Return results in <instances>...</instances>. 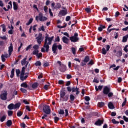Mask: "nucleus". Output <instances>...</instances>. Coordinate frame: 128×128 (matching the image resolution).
I'll use <instances>...</instances> for the list:
<instances>
[{
  "label": "nucleus",
  "instance_id": "2eb2a0df",
  "mask_svg": "<svg viewBox=\"0 0 128 128\" xmlns=\"http://www.w3.org/2000/svg\"><path fill=\"white\" fill-rule=\"evenodd\" d=\"M80 90V88H78V87H76V88L74 87H72V92H76V94H79L80 90Z\"/></svg>",
  "mask_w": 128,
  "mask_h": 128
},
{
  "label": "nucleus",
  "instance_id": "4be33fe9",
  "mask_svg": "<svg viewBox=\"0 0 128 128\" xmlns=\"http://www.w3.org/2000/svg\"><path fill=\"white\" fill-rule=\"evenodd\" d=\"M6 119V115H4L2 117L0 116V122H4V120Z\"/></svg>",
  "mask_w": 128,
  "mask_h": 128
},
{
  "label": "nucleus",
  "instance_id": "5701e85b",
  "mask_svg": "<svg viewBox=\"0 0 128 128\" xmlns=\"http://www.w3.org/2000/svg\"><path fill=\"white\" fill-rule=\"evenodd\" d=\"M13 8L14 10H16L18 8V4L14 2H13Z\"/></svg>",
  "mask_w": 128,
  "mask_h": 128
},
{
  "label": "nucleus",
  "instance_id": "e2e57ef3",
  "mask_svg": "<svg viewBox=\"0 0 128 128\" xmlns=\"http://www.w3.org/2000/svg\"><path fill=\"white\" fill-rule=\"evenodd\" d=\"M128 44H126L125 47L124 48V52H128Z\"/></svg>",
  "mask_w": 128,
  "mask_h": 128
},
{
  "label": "nucleus",
  "instance_id": "f03ea898",
  "mask_svg": "<svg viewBox=\"0 0 128 128\" xmlns=\"http://www.w3.org/2000/svg\"><path fill=\"white\" fill-rule=\"evenodd\" d=\"M57 44H58L56 42H55L53 44L52 46V52H53V54H58V52H56V50H58H58H62V44H58V46Z\"/></svg>",
  "mask_w": 128,
  "mask_h": 128
},
{
  "label": "nucleus",
  "instance_id": "473e14b6",
  "mask_svg": "<svg viewBox=\"0 0 128 128\" xmlns=\"http://www.w3.org/2000/svg\"><path fill=\"white\" fill-rule=\"evenodd\" d=\"M70 98L71 102H74V98H76V97L72 94H71L70 96Z\"/></svg>",
  "mask_w": 128,
  "mask_h": 128
},
{
  "label": "nucleus",
  "instance_id": "6e6552de",
  "mask_svg": "<svg viewBox=\"0 0 128 128\" xmlns=\"http://www.w3.org/2000/svg\"><path fill=\"white\" fill-rule=\"evenodd\" d=\"M0 98L2 100H8V92H6V90H4L0 95Z\"/></svg>",
  "mask_w": 128,
  "mask_h": 128
},
{
  "label": "nucleus",
  "instance_id": "9d476101",
  "mask_svg": "<svg viewBox=\"0 0 128 128\" xmlns=\"http://www.w3.org/2000/svg\"><path fill=\"white\" fill-rule=\"evenodd\" d=\"M12 52H14V46H12V43L10 42L8 50L9 56H12Z\"/></svg>",
  "mask_w": 128,
  "mask_h": 128
},
{
  "label": "nucleus",
  "instance_id": "09e8293b",
  "mask_svg": "<svg viewBox=\"0 0 128 128\" xmlns=\"http://www.w3.org/2000/svg\"><path fill=\"white\" fill-rule=\"evenodd\" d=\"M58 114H64V111L63 110L60 109L58 110Z\"/></svg>",
  "mask_w": 128,
  "mask_h": 128
},
{
  "label": "nucleus",
  "instance_id": "c03bdc74",
  "mask_svg": "<svg viewBox=\"0 0 128 128\" xmlns=\"http://www.w3.org/2000/svg\"><path fill=\"white\" fill-rule=\"evenodd\" d=\"M20 90L22 92H23V94H26L28 92V90L24 88H21Z\"/></svg>",
  "mask_w": 128,
  "mask_h": 128
},
{
  "label": "nucleus",
  "instance_id": "ddd939ff",
  "mask_svg": "<svg viewBox=\"0 0 128 128\" xmlns=\"http://www.w3.org/2000/svg\"><path fill=\"white\" fill-rule=\"evenodd\" d=\"M66 14H68V10H60L58 13V15L62 16H64Z\"/></svg>",
  "mask_w": 128,
  "mask_h": 128
},
{
  "label": "nucleus",
  "instance_id": "774afa93",
  "mask_svg": "<svg viewBox=\"0 0 128 128\" xmlns=\"http://www.w3.org/2000/svg\"><path fill=\"white\" fill-rule=\"evenodd\" d=\"M48 6H44V12H46V13L48 12Z\"/></svg>",
  "mask_w": 128,
  "mask_h": 128
},
{
  "label": "nucleus",
  "instance_id": "c9c22d12",
  "mask_svg": "<svg viewBox=\"0 0 128 128\" xmlns=\"http://www.w3.org/2000/svg\"><path fill=\"white\" fill-rule=\"evenodd\" d=\"M71 50H72V54H76V48L74 47H72Z\"/></svg>",
  "mask_w": 128,
  "mask_h": 128
},
{
  "label": "nucleus",
  "instance_id": "c756f323",
  "mask_svg": "<svg viewBox=\"0 0 128 128\" xmlns=\"http://www.w3.org/2000/svg\"><path fill=\"white\" fill-rule=\"evenodd\" d=\"M34 65L36 66H42V62H40V61L38 60L34 63Z\"/></svg>",
  "mask_w": 128,
  "mask_h": 128
},
{
  "label": "nucleus",
  "instance_id": "72a5a7b5",
  "mask_svg": "<svg viewBox=\"0 0 128 128\" xmlns=\"http://www.w3.org/2000/svg\"><path fill=\"white\" fill-rule=\"evenodd\" d=\"M98 106H99V108H102V106H104V102H98Z\"/></svg>",
  "mask_w": 128,
  "mask_h": 128
},
{
  "label": "nucleus",
  "instance_id": "e433bc0d",
  "mask_svg": "<svg viewBox=\"0 0 128 128\" xmlns=\"http://www.w3.org/2000/svg\"><path fill=\"white\" fill-rule=\"evenodd\" d=\"M34 20V19L32 18H30L28 22L26 24V26H30V24H32V21Z\"/></svg>",
  "mask_w": 128,
  "mask_h": 128
},
{
  "label": "nucleus",
  "instance_id": "bb28decb",
  "mask_svg": "<svg viewBox=\"0 0 128 128\" xmlns=\"http://www.w3.org/2000/svg\"><path fill=\"white\" fill-rule=\"evenodd\" d=\"M20 86H22V88H28V86L26 82L22 83L20 84Z\"/></svg>",
  "mask_w": 128,
  "mask_h": 128
},
{
  "label": "nucleus",
  "instance_id": "cd10ccee",
  "mask_svg": "<svg viewBox=\"0 0 128 128\" xmlns=\"http://www.w3.org/2000/svg\"><path fill=\"white\" fill-rule=\"evenodd\" d=\"M116 56L118 58H120V56H122V52L120 50L116 52Z\"/></svg>",
  "mask_w": 128,
  "mask_h": 128
},
{
  "label": "nucleus",
  "instance_id": "393cba45",
  "mask_svg": "<svg viewBox=\"0 0 128 128\" xmlns=\"http://www.w3.org/2000/svg\"><path fill=\"white\" fill-rule=\"evenodd\" d=\"M38 86V83L34 82L32 85V88H36Z\"/></svg>",
  "mask_w": 128,
  "mask_h": 128
},
{
  "label": "nucleus",
  "instance_id": "0e129e2a",
  "mask_svg": "<svg viewBox=\"0 0 128 128\" xmlns=\"http://www.w3.org/2000/svg\"><path fill=\"white\" fill-rule=\"evenodd\" d=\"M122 118L124 122H128V118L126 116H124Z\"/></svg>",
  "mask_w": 128,
  "mask_h": 128
},
{
  "label": "nucleus",
  "instance_id": "a878e982",
  "mask_svg": "<svg viewBox=\"0 0 128 128\" xmlns=\"http://www.w3.org/2000/svg\"><path fill=\"white\" fill-rule=\"evenodd\" d=\"M26 64V58H24L22 61H21V64L22 66H24Z\"/></svg>",
  "mask_w": 128,
  "mask_h": 128
},
{
  "label": "nucleus",
  "instance_id": "9b49d317",
  "mask_svg": "<svg viewBox=\"0 0 128 128\" xmlns=\"http://www.w3.org/2000/svg\"><path fill=\"white\" fill-rule=\"evenodd\" d=\"M102 124H104V120L98 119V120L95 122L94 124L95 126H100Z\"/></svg>",
  "mask_w": 128,
  "mask_h": 128
},
{
  "label": "nucleus",
  "instance_id": "8fccbe9b",
  "mask_svg": "<svg viewBox=\"0 0 128 128\" xmlns=\"http://www.w3.org/2000/svg\"><path fill=\"white\" fill-rule=\"evenodd\" d=\"M12 114H14V111H12V110H8V116H12Z\"/></svg>",
  "mask_w": 128,
  "mask_h": 128
},
{
  "label": "nucleus",
  "instance_id": "3c124183",
  "mask_svg": "<svg viewBox=\"0 0 128 128\" xmlns=\"http://www.w3.org/2000/svg\"><path fill=\"white\" fill-rule=\"evenodd\" d=\"M38 50H34L32 52V54L34 55V56H36V54H38Z\"/></svg>",
  "mask_w": 128,
  "mask_h": 128
},
{
  "label": "nucleus",
  "instance_id": "79ce46f5",
  "mask_svg": "<svg viewBox=\"0 0 128 128\" xmlns=\"http://www.w3.org/2000/svg\"><path fill=\"white\" fill-rule=\"evenodd\" d=\"M16 76H20V70L19 69H16Z\"/></svg>",
  "mask_w": 128,
  "mask_h": 128
},
{
  "label": "nucleus",
  "instance_id": "603ef678",
  "mask_svg": "<svg viewBox=\"0 0 128 128\" xmlns=\"http://www.w3.org/2000/svg\"><path fill=\"white\" fill-rule=\"evenodd\" d=\"M22 116V112L21 111H18L17 112V116L20 117Z\"/></svg>",
  "mask_w": 128,
  "mask_h": 128
},
{
  "label": "nucleus",
  "instance_id": "5fc2aeb1",
  "mask_svg": "<svg viewBox=\"0 0 128 128\" xmlns=\"http://www.w3.org/2000/svg\"><path fill=\"white\" fill-rule=\"evenodd\" d=\"M85 10L87 14H90V12H92L90 8H85Z\"/></svg>",
  "mask_w": 128,
  "mask_h": 128
},
{
  "label": "nucleus",
  "instance_id": "1a4fd4ad",
  "mask_svg": "<svg viewBox=\"0 0 128 128\" xmlns=\"http://www.w3.org/2000/svg\"><path fill=\"white\" fill-rule=\"evenodd\" d=\"M42 34L40 33L38 36L36 38V40H37V42L39 44H42Z\"/></svg>",
  "mask_w": 128,
  "mask_h": 128
},
{
  "label": "nucleus",
  "instance_id": "f257e3e1",
  "mask_svg": "<svg viewBox=\"0 0 128 128\" xmlns=\"http://www.w3.org/2000/svg\"><path fill=\"white\" fill-rule=\"evenodd\" d=\"M54 38V36H52V37H48V36H46L45 37L44 45L43 46L46 49V52H48V50H50V45L52 44Z\"/></svg>",
  "mask_w": 128,
  "mask_h": 128
},
{
  "label": "nucleus",
  "instance_id": "052dcab7",
  "mask_svg": "<svg viewBox=\"0 0 128 128\" xmlns=\"http://www.w3.org/2000/svg\"><path fill=\"white\" fill-rule=\"evenodd\" d=\"M49 14L50 16H54V14L52 12V9L50 8H49Z\"/></svg>",
  "mask_w": 128,
  "mask_h": 128
},
{
  "label": "nucleus",
  "instance_id": "7c9ffc66",
  "mask_svg": "<svg viewBox=\"0 0 128 128\" xmlns=\"http://www.w3.org/2000/svg\"><path fill=\"white\" fill-rule=\"evenodd\" d=\"M95 90L96 92H98V90H102V86H99L98 88V86H95Z\"/></svg>",
  "mask_w": 128,
  "mask_h": 128
},
{
  "label": "nucleus",
  "instance_id": "2f4dec72",
  "mask_svg": "<svg viewBox=\"0 0 128 128\" xmlns=\"http://www.w3.org/2000/svg\"><path fill=\"white\" fill-rule=\"evenodd\" d=\"M20 104H20V102H18V103L14 104V108L16 109V108H20Z\"/></svg>",
  "mask_w": 128,
  "mask_h": 128
},
{
  "label": "nucleus",
  "instance_id": "de8ad7c7",
  "mask_svg": "<svg viewBox=\"0 0 128 128\" xmlns=\"http://www.w3.org/2000/svg\"><path fill=\"white\" fill-rule=\"evenodd\" d=\"M54 120L55 124H56L58 122V120H60V118L58 116H55L54 118Z\"/></svg>",
  "mask_w": 128,
  "mask_h": 128
},
{
  "label": "nucleus",
  "instance_id": "680f3d73",
  "mask_svg": "<svg viewBox=\"0 0 128 128\" xmlns=\"http://www.w3.org/2000/svg\"><path fill=\"white\" fill-rule=\"evenodd\" d=\"M4 55L2 54L1 56L2 60L3 62H6V58H4Z\"/></svg>",
  "mask_w": 128,
  "mask_h": 128
},
{
  "label": "nucleus",
  "instance_id": "f3484780",
  "mask_svg": "<svg viewBox=\"0 0 128 128\" xmlns=\"http://www.w3.org/2000/svg\"><path fill=\"white\" fill-rule=\"evenodd\" d=\"M108 108H110V110H114V104L112 102H109L108 104Z\"/></svg>",
  "mask_w": 128,
  "mask_h": 128
},
{
  "label": "nucleus",
  "instance_id": "864d4df0",
  "mask_svg": "<svg viewBox=\"0 0 128 128\" xmlns=\"http://www.w3.org/2000/svg\"><path fill=\"white\" fill-rule=\"evenodd\" d=\"M108 51H106V50L105 48H102V54H106V52Z\"/></svg>",
  "mask_w": 128,
  "mask_h": 128
},
{
  "label": "nucleus",
  "instance_id": "0eeeda50",
  "mask_svg": "<svg viewBox=\"0 0 128 128\" xmlns=\"http://www.w3.org/2000/svg\"><path fill=\"white\" fill-rule=\"evenodd\" d=\"M43 112L46 114H50V106L44 104L43 106Z\"/></svg>",
  "mask_w": 128,
  "mask_h": 128
},
{
  "label": "nucleus",
  "instance_id": "b1692460",
  "mask_svg": "<svg viewBox=\"0 0 128 128\" xmlns=\"http://www.w3.org/2000/svg\"><path fill=\"white\" fill-rule=\"evenodd\" d=\"M14 68L12 70L10 78H14Z\"/></svg>",
  "mask_w": 128,
  "mask_h": 128
},
{
  "label": "nucleus",
  "instance_id": "338daca9",
  "mask_svg": "<svg viewBox=\"0 0 128 128\" xmlns=\"http://www.w3.org/2000/svg\"><path fill=\"white\" fill-rule=\"evenodd\" d=\"M20 126L21 128H26V124L23 122L20 124Z\"/></svg>",
  "mask_w": 128,
  "mask_h": 128
},
{
  "label": "nucleus",
  "instance_id": "ea45409f",
  "mask_svg": "<svg viewBox=\"0 0 128 128\" xmlns=\"http://www.w3.org/2000/svg\"><path fill=\"white\" fill-rule=\"evenodd\" d=\"M36 56L38 58H42V53H38L36 55Z\"/></svg>",
  "mask_w": 128,
  "mask_h": 128
},
{
  "label": "nucleus",
  "instance_id": "aec40b11",
  "mask_svg": "<svg viewBox=\"0 0 128 128\" xmlns=\"http://www.w3.org/2000/svg\"><path fill=\"white\" fill-rule=\"evenodd\" d=\"M106 28V26H103L102 24H100V26L98 28V32H102V30Z\"/></svg>",
  "mask_w": 128,
  "mask_h": 128
},
{
  "label": "nucleus",
  "instance_id": "4468645a",
  "mask_svg": "<svg viewBox=\"0 0 128 128\" xmlns=\"http://www.w3.org/2000/svg\"><path fill=\"white\" fill-rule=\"evenodd\" d=\"M62 40L64 44H68L70 42V40L68 38H66V36H64L62 38Z\"/></svg>",
  "mask_w": 128,
  "mask_h": 128
},
{
  "label": "nucleus",
  "instance_id": "20e7f679",
  "mask_svg": "<svg viewBox=\"0 0 128 128\" xmlns=\"http://www.w3.org/2000/svg\"><path fill=\"white\" fill-rule=\"evenodd\" d=\"M24 72H26V67L23 66L22 68V71L20 74V80L22 82H24V80H26L28 78V75H26L24 76Z\"/></svg>",
  "mask_w": 128,
  "mask_h": 128
},
{
  "label": "nucleus",
  "instance_id": "4c0bfd02",
  "mask_svg": "<svg viewBox=\"0 0 128 128\" xmlns=\"http://www.w3.org/2000/svg\"><path fill=\"white\" fill-rule=\"evenodd\" d=\"M50 66V63L48 62H44L43 66L46 68Z\"/></svg>",
  "mask_w": 128,
  "mask_h": 128
},
{
  "label": "nucleus",
  "instance_id": "4d7b16f0",
  "mask_svg": "<svg viewBox=\"0 0 128 128\" xmlns=\"http://www.w3.org/2000/svg\"><path fill=\"white\" fill-rule=\"evenodd\" d=\"M94 60H91L90 62H89L88 64V66H90H90H92V64H94Z\"/></svg>",
  "mask_w": 128,
  "mask_h": 128
},
{
  "label": "nucleus",
  "instance_id": "412c9836",
  "mask_svg": "<svg viewBox=\"0 0 128 128\" xmlns=\"http://www.w3.org/2000/svg\"><path fill=\"white\" fill-rule=\"evenodd\" d=\"M8 110H14V104H10L8 106Z\"/></svg>",
  "mask_w": 128,
  "mask_h": 128
},
{
  "label": "nucleus",
  "instance_id": "39448f33",
  "mask_svg": "<svg viewBox=\"0 0 128 128\" xmlns=\"http://www.w3.org/2000/svg\"><path fill=\"white\" fill-rule=\"evenodd\" d=\"M70 40H71L72 42H77L80 40V38H78V34L74 33L73 36L70 37Z\"/></svg>",
  "mask_w": 128,
  "mask_h": 128
},
{
  "label": "nucleus",
  "instance_id": "bf43d9fd",
  "mask_svg": "<svg viewBox=\"0 0 128 128\" xmlns=\"http://www.w3.org/2000/svg\"><path fill=\"white\" fill-rule=\"evenodd\" d=\"M42 30V32H44V26H42L41 28H38V32H40Z\"/></svg>",
  "mask_w": 128,
  "mask_h": 128
},
{
  "label": "nucleus",
  "instance_id": "69168bd1",
  "mask_svg": "<svg viewBox=\"0 0 128 128\" xmlns=\"http://www.w3.org/2000/svg\"><path fill=\"white\" fill-rule=\"evenodd\" d=\"M34 50H38V45L36 44L33 46Z\"/></svg>",
  "mask_w": 128,
  "mask_h": 128
},
{
  "label": "nucleus",
  "instance_id": "a19ab883",
  "mask_svg": "<svg viewBox=\"0 0 128 128\" xmlns=\"http://www.w3.org/2000/svg\"><path fill=\"white\" fill-rule=\"evenodd\" d=\"M1 26H2V32H6V25L2 24V25H1Z\"/></svg>",
  "mask_w": 128,
  "mask_h": 128
},
{
  "label": "nucleus",
  "instance_id": "dca6fc26",
  "mask_svg": "<svg viewBox=\"0 0 128 128\" xmlns=\"http://www.w3.org/2000/svg\"><path fill=\"white\" fill-rule=\"evenodd\" d=\"M60 70L62 72H66V66L65 65H64V64L61 66V68H60Z\"/></svg>",
  "mask_w": 128,
  "mask_h": 128
},
{
  "label": "nucleus",
  "instance_id": "13d9d810",
  "mask_svg": "<svg viewBox=\"0 0 128 128\" xmlns=\"http://www.w3.org/2000/svg\"><path fill=\"white\" fill-rule=\"evenodd\" d=\"M0 38H1V40H8V38H6V36H0Z\"/></svg>",
  "mask_w": 128,
  "mask_h": 128
},
{
  "label": "nucleus",
  "instance_id": "f704fd0d",
  "mask_svg": "<svg viewBox=\"0 0 128 128\" xmlns=\"http://www.w3.org/2000/svg\"><path fill=\"white\" fill-rule=\"evenodd\" d=\"M64 24H65L64 26H60L58 25L57 26V28H66V26H68V24H66V22H64Z\"/></svg>",
  "mask_w": 128,
  "mask_h": 128
},
{
  "label": "nucleus",
  "instance_id": "a211bd4d",
  "mask_svg": "<svg viewBox=\"0 0 128 128\" xmlns=\"http://www.w3.org/2000/svg\"><path fill=\"white\" fill-rule=\"evenodd\" d=\"M42 13H39L38 16H36V20H38V18H39V20H42V18H43Z\"/></svg>",
  "mask_w": 128,
  "mask_h": 128
},
{
  "label": "nucleus",
  "instance_id": "6ab92c4d",
  "mask_svg": "<svg viewBox=\"0 0 128 128\" xmlns=\"http://www.w3.org/2000/svg\"><path fill=\"white\" fill-rule=\"evenodd\" d=\"M83 62L86 64L88 62H90V56H85L84 60H82Z\"/></svg>",
  "mask_w": 128,
  "mask_h": 128
},
{
  "label": "nucleus",
  "instance_id": "f8f14e48",
  "mask_svg": "<svg viewBox=\"0 0 128 128\" xmlns=\"http://www.w3.org/2000/svg\"><path fill=\"white\" fill-rule=\"evenodd\" d=\"M110 92V88L108 86L104 87L103 89V93L104 94H108Z\"/></svg>",
  "mask_w": 128,
  "mask_h": 128
},
{
  "label": "nucleus",
  "instance_id": "7ed1b4c3",
  "mask_svg": "<svg viewBox=\"0 0 128 128\" xmlns=\"http://www.w3.org/2000/svg\"><path fill=\"white\" fill-rule=\"evenodd\" d=\"M66 94V92L62 90L60 92V98L62 102H68V96Z\"/></svg>",
  "mask_w": 128,
  "mask_h": 128
},
{
  "label": "nucleus",
  "instance_id": "37998d69",
  "mask_svg": "<svg viewBox=\"0 0 128 128\" xmlns=\"http://www.w3.org/2000/svg\"><path fill=\"white\" fill-rule=\"evenodd\" d=\"M126 98H124V101L123 102L122 104V108H124V106H126Z\"/></svg>",
  "mask_w": 128,
  "mask_h": 128
},
{
  "label": "nucleus",
  "instance_id": "a18cd8bd",
  "mask_svg": "<svg viewBox=\"0 0 128 128\" xmlns=\"http://www.w3.org/2000/svg\"><path fill=\"white\" fill-rule=\"evenodd\" d=\"M112 122L114 124H120V122L116 120V119H112Z\"/></svg>",
  "mask_w": 128,
  "mask_h": 128
},
{
  "label": "nucleus",
  "instance_id": "6e6d98bb",
  "mask_svg": "<svg viewBox=\"0 0 128 128\" xmlns=\"http://www.w3.org/2000/svg\"><path fill=\"white\" fill-rule=\"evenodd\" d=\"M84 100L86 102H90V98L88 96H86L84 97Z\"/></svg>",
  "mask_w": 128,
  "mask_h": 128
},
{
  "label": "nucleus",
  "instance_id": "49530a36",
  "mask_svg": "<svg viewBox=\"0 0 128 128\" xmlns=\"http://www.w3.org/2000/svg\"><path fill=\"white\" fill-rule=\"evenodd\" d=\"M48 85H45L44 86V88L46 90H48V86H50V82H48Z\"/></svg>",
  "mask_w": 128,
  "mask_h": 128
},
{
  "label": "nucleus",
  "instance_id": "423d86ee",
  "mask_svg": "<svg viewBox=\"0 0 128 128\" xmlns=\"http://www.w3.org/2000/svg\"><path fill=\"white\" fill-rule=\"evenodd\" d=\"M51 8L53 10H60V8H62V4L59 2H57L56 4H54V2H52L51 4Z\"/></svg>",
  "mask_w": 128,
  "mask_h": 128
},
{
  "label": "nucleus",
  "instance_id": "58836bf2",
  "mask_svg": "<svg viewBox=\"0 0 128 128\" xmlns=\"http://www.w3.org/2000/svg\"><path fill=\"white\" fill-rule=\"evenodd\" d=\"M60 36H57L56 38H55V40H54V42H60Z\"/></svg>",
  "mask_w": 128,
  "mask_h": 128
},
{
  "label": "nucleus",
  "instance_id": "c85d7f7f",
  "mask_svg": "<svg viewBox=\"0 0 128 128\" xmlns=\"http://www.w3.org/2000/svg\"><path fill=\"white\" fill-rule=\"evenodd\" d=\"M6 124L7 126H10L12 124V120H8L6 122Z\"/></svg>",
  "mask_w": 128,
  "mask_h": 128
}]
</instances>
